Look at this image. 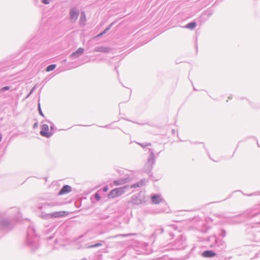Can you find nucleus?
Masks as SVG:
<instances>
[{
  "label": "nucleus",
  "instance_id": "7",
  "mask_svg": "<svg viewBox=\"0 0 260 260\" xmlns=\"http://www.w3.org/2000/svg\"><path fill=\"white\" fill-rule=\"evenodd\" d=\"M145 202V198L140 193H137L133 195L131 200L128 202L135 205H139Z\"/></svg>",
  "mask_w": 260,
  "mask_h": 260
},
{
  "label": "nucleus",
  "instance_id": "48",
  "mask_svg": "<svg viewBox=\"0 0 260 260\" xmlns=\"http://www.w3.org/2000/svg\"><path fill=\"white\" fill-rule=\"evenodd\" d=\"M108 126V125H106V126H103L104 127H107Z\"/></svg>",
  "mask_w": 260,
  "mask_h": 260
},
{
  "label": "nucleus",
  "instance_id": "29",
  "mask_svg": "<svg viewBox=\"0 0 260 260\" xmlns=\"http://www.w3.org/2000/svg\"><path fill=\"white\" fill-rule=\"evenodd\" d=\"M38 110H39V113L40 114V115H41L42 117H44V115L41 110V105H40V103H38Z\"/></svg>",
  "mask_w": 260,
  "mask_h": 260
},
{
  "label": "nucleus",
  "instance_id": "46",
  "mask_svg": "<svg viewBox=\"0 0 260 260\" xmlns=\"http://www.w3.org/2000/svg\"><path fill=\"white\" fill-rule=\"evenodd\" d=\"M170 236H174V235H173V234H172V233H170Z\"/></svg>",
  "mask_w": 260,
  "mask_h": 260
},
{
  "label": "nucleus",
  "instance_id": "38",
  "mask_svg": "<svg viewBox=\"0 0 260 260\" xmlns=\"http://www.w3.org/2000/svg\"><path fill=\"white\" fill-rule=\"evenodd\" d=\"M41 2L44 4H45V5H47V4H49L50 2L49 0H42L41 1Z\"/></svg>",
  "mask_w": 260,
  "mask_h": 260
},
{
  "label": "nucleus",
  "instance_id": "39",
  "mask_svg": "<svg viewBox=\"0 0 260 260\" xmlns=\"http://www.w3.org/2000/svg\"><path fill=\"white\" fill-rule=\"evenodd\" d=\"M133 234H125V235H122L121 236L122 237H127L128 236H130V235H132Z\"/></svg>",
  "mask_w": 260,
  "mask_h": 260
},
{
  "label": "nucleus",
  "instance_id": "31",
  "mask_svg": "<svg viewBox=\"0 0 260 260\" xmlns=\"http://www.w3.org/2000/svg\"><path fill=\"white\" fill-rule=\"evenodd\" d=\"M94 198L96 200V201H100V199H101V197L100 196V194L98 193V192H96L95 194H94Z\"/></svg>",
  "mask_w": 260,
  "mask_h": 260
},
{
  "label": "nucleus",
  "instance_id": "10",
  "mask_svg": "<svg viewBox=\"0 0 260 260\" xmlns=\"http://www.w3.org/2000/svg\"><path fill=\"white\" fill-rule=\"evenodd\" d=\"M79 10L75 7L72 8L70 11V18L72 22H75L78 19Z\"/></svg>",
  "mask_w": 260,
  "mask_h": 260
},
{
  "label": "nucleus",
  "instance_id": "32",
  "mask_svg": "<svg viewBox=\"0 0 260 260\" xmlns=\"http://www.w3.org/2000/svg\"><path fill=\"white\" fill-rule=\"evenodd\" d=\"M147 182V180H146L145 178L142 179L140 181V182L141 183V185L142 186H143V185H145Z\"/></svg>",
  "mask_w": 260,
  "mask_h": 260
},
{
  "label": "nucleus",
  "instance_id": "24",
  "mask_svg": "<svg viewBox=\"0 0 260 260\" xmlns=\"http://www.w3.org/2000/svg\"><path fill=\"white\" fill-rule=\"evenodd\" d=\"M165 229L161 227H159L156 229L155 234L156 235L162 234L164 232Z\"/></svg>",
  "mask_w": 260,
  "mask_h": 260
},
{
  "label": "nucleus",
  "instance_id": "42",
  "mask_svg": "<svg viewBox=\"0 0 260 260\" xmlns=\"http://www.w3.org/2000/svg\"><path fill=\"white\" fill-rule=\"evenodd\" d=\"M207 13H208L207 15H208V17L211 16L212 15V12H207Z\"/></svg>",
  "mask_w": 260,
  "mask_h": 260
},
{
  "label": "nucleus",
  "instance_id": "11",
  "mask_svg": "<svg viewBox=\"0 0 260 260\" xmlns=\"http://www.w3.org/2000/svg\"><path fill=\"white\" fill-rule=\"evenodd\" d=\"M49 126L47 124H44L42 126L41 131H40V135L46 138H50L51 137L53 133L51 132H48Z\"/></svg>",
  "mask_w": 260,
  "mask_h": 260
},
{
  "label": "nucleus",
  "instance_id": "19",
  "mask_svg": "<svg viewBox=\"0 0 260 260\" xmlns=\"http://www.w3.org/2000/svg\"><path fill=\"white\" fill-rule=\"evenodd\" d=\"M86 21V15L84 12H82L80 15V18L79 20V23L81 25H84Z\"/></svg>",
  "mask_w": 260,
  "mask_h": 260
},
{
  "label": "nucleus",
  "instance_id": "9",
  "mask_svg": "<svg viewBox=\"0 0 260 260\" xmlns=\"http://www.w3.org/2000/svg\"><path fill=\"white\" fill-rule=\"evenodd\" d=\"M63 216L62 212H54L52 213H45L44 212H42L40 215L39 217L44 219H48L53 217L57 218L61 217Z\"/></svg>",
  "mask_w": 260,
  "mask_h": 260
},
{
  "label": "nucleus",
  "instance_id": "4",
  "mask_svg": "<svg viewBox=\"0 0 260 260\" xmlns=\"http://www.w3.org/2000/svg\"><path fill=\"white\" fill-rule=\"evenodd\" d=\"M207 240L209 242H212L209 246L213 248L217 252H221L226 248V245L225 242L222 239L216 238L215 236L208 237Z\"/></svg>",
  "mask_w": 260,
  "mask_h": 260
},
{
  "label": "nucleus",
  "instance_id": "34",
  "mask_svg": "<svg viewBox=\"0 0 260 260\" xmlns=\"http://www.w3.org/2000/svg\"><path fill=\"white\" fill-rule=\"evenodd\" d=\"M220 235L222 237H225L226 236V231L222 229L221 231V233L220 234Z\"/></svg>",
  "mask_w": 260,
  "mask_h": 260
},
{
  "label": "nucleus",
  "instance_id": "22",
  "mask_svg": "<svg viewBox=\"0 0 260 260\" xmlns=\"http://www.w3.org/2000/svg\"><path fill=\"white\" fill-rule=\"evenodd\" d=\"M196 25H197V24H196V22L192 21V22H190V23H188L186 25L185 27L187 28L190 29H193L196 27Z\"/></svg>",
  "mask_w": 260,
  "mask_h": 260
},
{
  "label": "nucleus",
  "instance_id": "6",
  "mask_svg": "<svg viewBox=\"0 0 260 260\" xmlns=\"http://www.w3.org/2000/svg\"><path fill=\"white\" fill-rule=\"evenodd\" d=\"M127 186L125 185L112 190L108 193V198L112 199L121 196L125 192V189H127Z\"/></svg>",
  "mask_w": 260,
  "mask_h": 260
},
{
  "label": "nucleus",
  "instance_id": "13",
  "mask_svg": "<svg viewBox=\"0 0 260 260\" xmlns=\"http://www.w3.org/2000/svg\"><path fill=\"white\" fill-rule=\"evenodd\" d=\"M151 200L153 204H158L164 201L161 195L158 194H152L151 196Z\"/></svg>",
  "mask_w": 260,
  "mask_h": 260
},
{
  "label": "nucleus",
  "instance_id": "30",
  "mask_svg": "<svg viewBox=\"0 0 260 260\" xmlns=\"http://www.w3.org/2000/svg\"><path fill=\"white\" fill-rule=\"evenodd\" d=\"M10 86H4V87H2V88H1V90L2 92H4L6 90L10 89Z\"/></svg>",
  "mask_w": 260,
  "mask_h": 260
},
{
  "label": "nucleus",
  "instance_id": "23",
  "mask_svg": "<svg viewBox=\"0 0 260 260\" xmlns=\"http://www.w3.org/2000/svg\"><path fill=\"white\" fill-rule=\"evenodd\" d=\"M56 64H50L49 65L46 69V71L47 72H50V71H53V70L55 69V68H56Z\"/></svg>",
  "mask_w": 260,
  "mask_h": 260
},
{
  "label": "nucleus",
  "instance_id": "44",
  "mask_svg": "<svg viewBox=\"0 0 260 260\" xmlns=\"http://www.w3.org/2000/svg\"><path fill=\"white\" fill-rule=\"evenodd\" d=\"M172 132L173 134H175V129H173L172 130Z\"/></svg>",
  "mask_w": 260,
  "mask_h": 260
},
{
  "label": "nucleus",
  "instance_id": "26",
  "mask_svg": "<svg viewBox=\"0 0 260 260\" xmlns=\"http://www.w3.org/2000/svg\"><path fill=\"white\" fill-rule=\"evenodd\" d=\"M141 186H142V185H141V183L140 182V181H139V182L132 185L131 187L136 188L137 187H139Z\"/></svg>",
  "mask_w": 260,
  "mask_h": 260
},
{
  "label": "nucleus",
  "instance_id": "17",
  "mask_svg": "<svg viewBox=\"0 0 260 260\" xmlns=\"http://www.w3.org/2000/svg\"><path fill=\"white\" fill-rule=\"evenodd\" d=\"M202 255L204 257L211 258L216 255V253L213 250H205L203 252Z\"/></svg>",
  "mask_w": 260,
  "mask_h": 260
},
{
  "label": "nucleus",
  "instance_id": "20",
  "mask_svg": "<svg viewBox=\"0 0 260 260\" xmlns=\"http://www.w3.org/2000/svg\"><path fill=\"white\" fill-rule=\"evenodd\" d=\"M105 243V241H101L100 242H99V243H96L94 244H92V245H86V247L87 248H95V247H100V246H101L103 245V244Z\"/></svg>",
  "mask_w": 260,
  "mask_h": 260
},
{
  "label": "nucleus",
  "instance_id": "3",
  "mask_svg": "<svg viewBox=\"0 0 260 260\" xmlns=\"http://www.w3.org/2000/svg\"><path fill=\"white\" fill-rule=\"evenodd\" d=\"M11 210L13 214L9 218H3L0 219V229L2 230L8 231L11 230L13 226V221L17 218L16 214L18 213V210L16 208H12Z\"/></svg>",
  "mask_w": 260,
  "mask_h": 260
},
{
  "label": "nucleus",
  "instance_id": "5",
  "mask_svg": "<svg viewBox=\"0 0 260 260\" xmlns=\"http://www.w3.org/2000/svg\"><path fill=\"white\" fill-rule=\"evenodd\" d=\"M186 238L183 235H180L173 243L171 244V249L182 250L186 247Z\"/></svg>",
  "mask_w": 260,
  "mask_h": 260
},
{
  "label": "nucleus",
  "instance_id": "41",
  "mask_svg": "<svg viewBox=\"0 0 260 260\" xmlns=\"http://www.w3.org/2000/svg\"><path fill=\"white\" fill-rule=\"evenodd\" d=\"M37 126H38V123H37H37H35L34 124V125H33V127H34V128H36V127H37Z\"/></svg>",
  "mask_w": 260,
  "mask_h": 260
},
{
  "label": "nucleus",
  "instance_id": "21",
  "mask_svg": "<svg viewBox=\"0 0 260 260\" xmlns=\"http://www.w3.org/2000/svg\"><path fill=\"white\" fill-rule=\"evenodd\" d=\"M148 150L149 152V155L148 159L152 160H155L154 150L151 148H149Z\"/></svg>",
  "mask_w": 260,
  "mask_h": 260
},
{
  "label": "nucleus",
  "instance_id": "35",
  "mask_svg": "<svg viewBox=\"0 0 260 260\" xmlns=\"http://www.w3.org/2000/svg\"><path fill=\"white\" fill-rule=\"evenodd\" d=\"M35 88L36 87L34 86L32 88H31V89L30 90V91H29V93L27 94V98H28V96H29L34 91L35 89Z\"/></svg>",
  "mask_w": 260,
  "mask_h": 260
},
{
  "label": "nucleus",
  "instance_id": "18",
  "mask_svg": "<svg viewBox=\"0 0 260 260\" xmlns=\"http://www.w3.org/2000/svg\"><path fill=\"white\" fill-rule=\"evenodd\" d=\"M110 50V48L104 46H99L96 47L94 49V52H101L103 53L109 52Z\"/></svg>",
  "mask_w": 260,
  "mask_h": 260
},
{
  "label": "nucleus",
  "instance_id": "1",
  "mask_svg": "<svg viewBox=\"0 0 260 260\" xmlns=\"http://www.w3.org/2000/svg\"><path fill=\"white\" fill-rule=\"evenodd\" d=\"M39 238L36 234L35 228L30 225L27 228L26 239V244L29 248L34 252L39 247Z\"/></svg>",
  "mask_w": 260,
  "mask_h": 260
},
{
  "label": "nucleus",
  "instance_id": "37",
  "mask_svg": "<svg viewBox=\"0 0 260 260\" xmlns=\"http://www.w3.org/2000/svg\"><path fill=\"white\" fill-rule=\"evenodd\" d=\"M102 190L104 192H107L108 190V186L106 185L102 188Z\"/></svg>",
  "mask_w": 260,
  "mask_h": 260
},
{
  "label": "nucleus",
  "instance_id": "27",
  "mask_svg": "<svg viewBox=\"0 0 260 260\" xmlns=\"http://www.w3.org/2000/svg\"><path fill=\"white\" fill-rule=\"evenodd\" d=\"M243 194L244 196H246L248 197H251V196H258L259 194V192L257 191V192H253V193H249V194L243 193Z\"/></svg>",
  "mask_w": 260,
  "mask_h": 260
},
{
  "label": "nucleus",
  "instance_id": "33",
  "mask_svg": "<svg viewBox=\"0 0 260 260\" xmlns=\"http://www.w3.org/2000/svg\"><path fill=\"white\" fill-rule=\"evenodd\" d=\"M175 228V226L174 225H167L165 227V229L166 230H169L170 229H174Z\"/></svg>",
  "mask_w": 260,
  "mask_h": 260
},
{
  "label": "nucleus",
  "instance_id": "12",
  "mask_svg": "<svg viewBox=\"0 0 260 260\" xmlns=\"http://www.w3.org/2000/svg\"><path fill=\"white\" fill-rule=\"evenodd\" d=\"M61 204L58 202L53 201L50 202H46L44 203L42 206L39 207L40 210L47 209L49 207L57 206L60 205Z\"/></svg>",
  "mask_w": 260,
  "mask_h": 260
},
{
  "label": "nucleus",
  "instance_id": "16",
  "mask_svg": "<svg viewBox=\"0 0 260 260\" xmlns=\"http://www.w3.org/2000/svg\"><path fill=\"white\" fill-rule=\"evenodd\" d=\"M131 180V178L129 177L121 178V179H120L118 180H114L113 181V184L115 185H122L126 182H129Z\"/></svg>",
  "mask_w": 260,
  "mask_h": 260
},
{
  "label": "nucleus",
  "instance_id": "15",
  "mask_svg": "<svg viewBox=\"0 0 260 260\" xmlns=\"http://www.w3.org/2000/svg\"><path fill=\"white\" fill-rule=\"evenodd\" d=\"M84 52V49L83 48H79L75 52H73L70 56V58L72 59H76L79 57Z\"/></svg>",
  "mask_w": 260,
  "mask_h": 260
},
{
  "label": "nucleus",
  "instance_id": "8",
  "mask_svg": "<svg viewBox=\"0 0 260 260\" xmlns=\"http://www.w3.org/2000/svg\"><path fill=\"white\" fill-rule=\"evenodd\" d=\"M155 160H152L147 159V163L145 165L142 171L143 173H146L150 179H151L152 177L151 171L152 170L153 166L155 163Z\"/></svg>",
  "mask_w": 260,
  "mask_h": 260
},
{
  "label": "nucleus",
  "instance_id": "28",
  "mask_svg": "<svg viewBox=\"0 0 260 260\" xmlns=\"http://www.w3.org/2000/svg\"><path fill=\"white\" fill-rule=\"evenodd\" d=\"M139 145H140L143 148H145L147 146H150L151 145V144L150 143H138Z\"/></svg>",
  "mask_w": 260,
  "mask_h": 260
},
{
  "label": "nucleus",
  "instance_id": "14",
  "mask_svg": "<svg viewBox=\"0 0 260 260\" xmlns=\"http://www.w3.org/2000/svg\"><path fill=\"white\" fill-rule=\"evenodd\" d=\"M72 191V187L69 185H64L58 193V196L65 194L70 192Z\"/></svg>",
  "mask_w": 260,
  "mask_h": 260
},
{
  "label": "nucleus",
  "instance_id": "25",
  "mask_svg": "<svg viewBox=\"0 0 260 260\" xmlns=\"http://www.w3.org/2000/svg\"><path fill=\"white\" fill-rule=\"evenodd\" d=\"M46 122L50 124V129L51 131H53V130L56 129L55 126L54 125V124L51 121H50L49 120H46Z\"/></svg>",
  "mask_w": 260,
  "mask_h": 260
},
{
  "label": "nucleus",
  "instance_id": "43",
  "mask_svg": "<svg viewBox=\"0 0 260 260\" xmlns=\"http://www.w3.org/2000/svg\"><path fill=\"white\" fill-rule=\"evenodd\" d=\"M104 34H105L104 33H103V31L101 33H100L98 36L99 37H101L102 36H103Z\"/></svg>",
  "mask_w": 260,
  "mask_h": 260
},
{
  "label": "nucleus",
  "instance_id": "47",
  "mask_svg": "<svg viewBox=\"0 0 260 260\" xmlns=\"http://www.w3.org/2000/svg\"><path fill=\"white\" fill-rule=\"evenodd\" d=\"M160 151H159V152H158V153L157 154L156 156H158V155H159V154L160 153Z\"/></svg>",
  "mask_w": 260,
  "mask_h": 260
},
{
  "label": "nucleus",
  "instance_id": "2",
  "mask_svg": "<svg viewBox=\"0 0 260 260\" xmlns=\"http://www.w3.org/2000/svg\"><path fill=\"white\" fill-rule=\"evenodd\" d=\"M259 213L260 209L258 206L253 209L247 210L242 214L229 218L228 219V222L231 224H237L244 221L246 219L251 218Z\"/></svg>",
  "mask_w": 260,
  "mask_h": 260
},
{
  "label": "nucleus",
  "instance_id": "36",
  "mask_svg": "<svg viewBox=\"0 0 260 260\" xmlns=\"http://www.w3.org/2000/svg\"><path fill=\"white\" fill-rule=\"evenodd\" d=\"M112 24H111L110 25H109L104 31L103 33L106 34L109 30H110L111 26Z\"/></svg>",
  "mask_w": 260,
  "mask_h": 260
},
{
  "label": "nucleus",
  "instance_id": "40",
  "mask_svg": "<svg viewBox=\"0 0 260 260\" xmlns=\"http://www.w3.org/2000/svg\"><path fill=\"white\" fill-rule=\"evenodd\" d=\"M208 230V229H206V230L202 229V232H203L204 233H206L207 232Z\"/></svg>",
  "mask_w": 260,
  "mask_h": 260
},
{
  "label": "nucleus",
  "instance_id": "45",
  "mask_svg": "<svg viewBox=\"0 0 260 260\" xmlns=\"http://www.w3.org/2000/svg\"><path fill=\"white\" fill-rule=\"evenodd\" d=\"M232 95H230V96H229L228 97V99H232Z\"/></svg>",
  "mask_w": 260,
  "mask_h": 260
}]
</instances>
